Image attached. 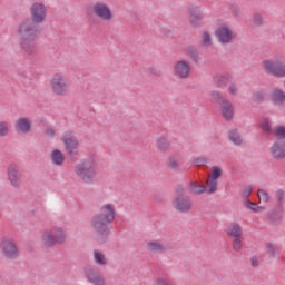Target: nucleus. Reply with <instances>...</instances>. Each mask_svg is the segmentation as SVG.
Instances as JSON below:
<instances>
[{
    "label": "nucleus",
    "instance_id": "cd10ccee",
    "mask_svg": "<svg viewBox=\"0 0 285 285\" xmlns=\"http://www.w3.org/2000/svg\"><path fill=\"white\" fill-rule=\"evenodd\" d=\"M147 248L148 250H150L151 253H166V247L161 244H159L157 240H151L149 243H147Z\"/></svg>",
    "mask_w": 285,
    "mask_h": 285
},
{
    "label": "nucleus",
    "instance_id": "7ed1b4c3",
    "mask_svg": "<svg viewBox=\"0 0 285 285\" xmlns=\"http://www.w3.org/2000/svg\"><path fill=\"white\" fill-rule=\"evenodd\" d=\"M97 170H99V165L95 157L90 156L81 159L75 166V173L79 179H82L85 184H94L97 178Z\"/></svg>",
    "mask_w": 285,
    "mask_h": 285
},
{
    "label": "nucleus",
    "instance_id": "20e7f679",
    "mask_svg": "<svg viewBox=\"0 0 285 285\" xmlns=\"http://www.w3.org/2000/svg\"><path fill=\"white\" fill-rule=\"evenodd\" d=\"M49 83L51 91L57 97H68V95H70V90H72V85L68 77L61 73L53 75Z\"/></svg>",
    "mask_w": 285,
    "mask_h": 285
},
{
    "label": "nucleus",
    "instance_id": "1a4fd4ad",
    "mask_svg": "<svg viewBox=\"0 0 285 285\" xmlns=\"http://www.w3.org/2000/svg\"><path fill=\"white\" fill-rule=\"evenodd\" d=\"M0 250L6 257V259H9L10 262H14V259H19V247L17 246V243L10 238H4L0 243Z\"/></svg>",
    "mask_w": 285,
    "mask_h": 285
},
{
    "label": "nucleus",
    "instance_id": "473e14b6",
    "mask_svg": "<svg viewBox=\"0 0 285 285\" xmlns=\"http://www.w3.org/2000/svg\"><path fill=\"white\" fill-rule=\"evenodd\" d=\"M200 46H203V48H210V46H213V39L208 31L203 32Z\"/></svg>",
    "mask_w": 285,
    "mask_h": 285
},
{
    "label": "nucleus",
    "instance_id": "f3484780",
    "mask_svg": "<svg viewBox=\"0 0 285 285\" xmlns=\"http://www.w3.org/2000/svg\"><path fill=\"white\" fill-rule=\"evenodd\" d=\"M271 153L273 159L279 160L285 159V141L284 140H277L275 141L271 147Z\"/></svg>",
    "mask_w": 285,
    "mask_h": 285
},
{
    "label": "nucleus",
    "instance_id": "a878e982",
    "mask_svg": "<svg viewBox=\"0 0 285 285\" xmlns=\"http://www.w3.org/2000/svg\"><path fill=\"white\" fill-rule=\"evenodd\" d=\"M213 81L216 86V88H226L228 83H230V75H216L213 77Z\"/></svg>",
    "mask_w": 285,
    "mask_h": 285
},
{
    "label": "nucleus",
    "instance_id": "e433bc0d",
    "mask_svg": "<svg viewBox=\"0 0 285 285\" xmlns=\"http://www.w3.org/2000/svg\"><path fill=\"white\" fill-rule=\"evenodd\" d=\"M252 23H253L254 28H259V27L264 26V18H262V14H259V13H254V16L252 18Z\"/></svg>",
    "mask_w": 285,
    "mask_h": 285
},
{
    "label": "nucleus",
    "instance_id": "a18cd8bd",
    "mask_svg": "<svg viewBox=\"0 0 285 285\" xmlns=\"http://www.w3.org/2000/svg\"><path fill=\"white\" fill-rule=\"evenodd\" d=\"M267 255H268V257H271V258L277 257V254H276V252H275V246H273L272 243H269V244L267 245Z\"/></svg>",
    "mask_w": 285,
    "mask_h": 285
},
{
    "label": "nucleus",
    "instance_id": "0eeeda50",
    "mask_svg": "<svg viewBox=\"0 0 285 285\" xmlns=\"http://www.w3.org/2000/svg\"><path fill=\"white\" fill-rule=\"evenodd\" d=\"M173 206L178 213H188L193 208L190 196L184 193L183 186L176 187V196L173 200Z\"/></svg>",
    "mask_w": 285,
    "mask_h": 285
},
{
    "label": "nucleus",
    "instance_id": "7c9ffc66",
    "mask_svg": "<svg viewBox=\"0 0 285 285\" xmlns=\"http://www.w3.org/2000/svg\"><path fill=\"white\" fill-rule=\"evenodd\" d=\"M210 95H212V99L215 100L217 106H223L224 104H226L228 101V99L224 98V95H222V92H219V90H213L210 92Z\"/></svg>",
    "mask_w": 285,
    "mask_h": 285
},
{
    "label": "nucleus",
    "instance_id": "f257e3e1",
    "mask_svg": "<svg viewBox=\"0 0 285 285\" xmlns=\"http://www.w3.org/2000/svg\"><path fill=\"white\" fill-rule=\"evenodd\" d=\"M30 18L18 24L19 46L28 57H35L39 53L37 40L41 37V23H45L48 17V7L43 2H35L30 7Z\"/></svg>",
    "mask_w": 285,
    "mask_h": 285
},
{
    "label": "nucleus",
    "instance_id": "4468645a",
    "mask_svg": "<svg viewBox=\"0 0 285 285\" xmlns=\"http://www.w3.org/2000/svg\"><path fill=\"white\" fill-rule=\"evenodd\" d=\"M219 43L223 46H226V43H230L233 39H235V33H233V30L228 29V27L223 26L218 27L215 32Z\"/></svg>",
    "mask_w": 285,
    "mask_h": 285
},
{
    "label": "nucleus",
    "instance_id": "412c9836",
    "mask_svg": "<svg viewBox=\"0 0 285 285\" xmlns=\"http://www.w3.org/2000/svg\"><path fill=\"white\" fill-rule=\"evenodd\" d=\"M268 97V90L266 88H259L252 91V101L254 104H264Z\"/></svg>",
    "mask_w": 285,
    "mask_h": 285
},
{
    "label": "nucleus",
    "instance_id": "79ce46f5",
    "mask_svg": "<svg viewBox=\"0 0 285 285\" xmlns=\"http://www.w3.org/2000/svg\"><path fill=\"white\" fill-rule=\"evenodd\" d=\"M8 122L1 121L0 122V137H6L9 132Z\"/></svg>",
    "mask_w": 285,
    "mask_h": 285
},
{
    "label": "nucleus",
    "instance_id": "c85d7f7f",
    "mask_svg": "<svg viewBox=\"0 0 285 285\" xmlns=\"http://www.w3.org/2000/svg\"><path fill=\"white\" fill-rule=\"evenodd\" d=\"M227 235L229 237H242V227L237 223H233L232 226L227 228Z\"/></svg>",
    "mask_w": 285,
    "mask_h": 285
},
{
    "label": "nucleus",
    "instance_id": "de8ad7c7",
    "mask_svg": "<svg viewBox=\"0 0 285 285\" xmlns=\"http://www.w3.org/2000/svg\"><path fill=\"white\" fill-rule=\"evenodd\" d=\"M205 164H208V158L206 157H197L194 160V166H205Z\"/></svg>",
    "mask_w": 285,
    "mask_h": 285
},
{
    "label": "nucleus",
    "instance_id": "c9c22d12",
    "mask_svg": "<svg viewBox=\"0 0 285 285\" xmlns=\"http://www.w3.org/2000/svg\"><path fill=\"white\" fill-rule=\"evenodd\" d=\"M274 135L278 141H284L285 139V126H278L274 130Z\"/></svg>",
    "mask_w": 285,
    "mask_h": 285
},
{
    "label": "nucleus",
    "instance_id": "9d476101",
    "mask_svg": "<svg viewBox=\"0 0 285 285\" xmlns=\"http://www.w3.org/2000/svg\"><path fill=\"white\" fill-rule=\"evenodd\" d=\"M7 177H8V180L10 181V185L13 188H21V184H23V181L21 180V171H20L19 164L11 163L7 167Z\"/></svg>",
    "mask_w": 285,
    "mask_h": 285
},
{
    "label": "nucleus",
    "instance_id": "2f4dec72",
    "mask_svg": "<svg viewBox=\"0 0 285 285\" xmlns=\"http://www.w3.org/2000/svg\"><path fill=\"white\" fill-rule=\"evenodd\" d=\"M157 146L160 153H167V150L170 148V141L164 137H160L157 139Z\"/></svg>",
    "mask_w": 285,
    "mask_h": 285
},
{
    "label": "nucleus",
    "instance_id": "f8f14e48",
    "mask_svg": "<svg viewBox=\"0 0 285 285\" xmlns=\"http://www.w3.org/2000/svg\"><path fill=\"white\" fill-rule=\"evenodd\" d=\"M92 13L98 19H101L102 21H111L112 20V11L110 10V7L104 2H96L92 8Z\"/></svg>",
    "mask_w": 285,
    "mask_h": 285
},
{
    "label": "nucleus",
    "instance_id": "f03ea898",
    "mask_svg": "<svg viewBox=\"0 0 285 285\" xmlns=\"http://www.w3.org/2000/svg\"><path fill=\"white\" fill-rule=\"evenodd\" d=\"M116 215L115 206L106 204L100 207L99 214L92 216L90 225L98 244H108L110 232L112 230V222H115Z\"/></svg>",
    "mask_w": 285,
    "mask_h": 285
},
{
    "label": "nucleus",
    "instance_id": "ddd939ff",
    "mask_svg": "<svg viewBox=\"0 0 285 285\" xmlns=\"http://www.w3.org/2000/svg\"><path fill=\"white\" fill-rule=\"evenodd\" d=\"M190 65L186 60H179L174 66V75L178 79H188L190 77Z\"/></svg>",
    "mask_w": 285,
    "mask_h": 285
},
{
    "label": "nucleus",
    "instance_id": "49530a36",
    "mask_svg": "<svg viewBox=\"0 0 285 285\" xmlns=\"http://www.w3.org/2000/svg\"><path fill=\"white\" fill-rule=\"evenodd\" d=\"M46 137H49V139H53V137L57 135V131L52 127H47L45 129Z\"/></svg>",
    "mask_w": 285,
    "mask_h": 285
},
{
    "label": "nucleus",
    "instance_id": "3c124183",
    "mask_svg": "<svg viewBox=\"0 0 285 285\" xmlns=\"http://www.w3.org/2000/svg\"><path fill=\"white\" fill-rule=\"evenodd\" d=\"M155 284L156 285H170V283H168V281H166L164 278H157Z\"/></svg>",
    "mask_w": 285,
    "mask_h": 285
},
{
    "label": "nucleus",
    "instance_id": "2eb2a0df",
    "mask_svg": "<svg viewBox=\"0 0 285 285\" xmlns=\"http://www.w3.org/2000/svg\"><path fill=\"white\" fill-rule=\"evenodd\" d=\"M222 177V167L213 166L212 167V177L207 180V194L213 195V193H217V179Z\"/></svg>",
    "mask_w": 285,
    "mask_h": 285
},
{
    "label": "nucleus",
    "instance_id": "6ab92c4d",
    "mask_svg": "<svg viewBox=\"0 0 285 285\" xmlns=\"http://www.w3.org/2000/svg\"><path fill=\"white\" fill-rule=\"evenodd\" d=\"M204 19V13L199 11V8L189 9V23L193 28H199L202 26V20Z\"/></svg>",
    "mask_w": 285,
    "mask_h": 285
},
{
    "label": "nucleus",
    "instance_id": "c756f323",
    "mask_svg": "<svg viewBox=\"0 0 285 285\" xmlns=\"http://www.w3.org/2000/svg\"><path fill=\"white\" fill-rule=\"evenodd\" d=\"M94 259L98 266H106L108 264V258L99 249L94 250Z\"/></svg>",
    "mask_w": 285,
    "mask_h": 285
},
{
    "label": "nucleus",
    "instance_id": "dca6fc26",
    "mask_svg": "<svg viewBox=\"0 0 285 285\" xmlns=\"http://www.w3.org/2000/svg\"><path fill=\"white\" fill-rule=\"evenodd\" d=\"M14 130L19 135H28V132L32 130V122H30V119L26 117L18 118L14 124Z\"/></svg>",
    "mask_w": 285,
    "mask_h": 285
},
{
    "label": "nucleus",
    "instance_id": "ea45409f",
    "mask_svg": "<svg viewBox=\"0 0 285 285\" xmlns=\"http://www.w3.org/2000/svg\"><path fill=\"white\" fill-rule=\"evenodd\" d=\"M258 197L259 199L265 202V204H268L271 199V196L268 195V191H266V189H258Z\"/></svg>",
    "mask_w": 285,
    "mask_h": 285
},
{
    "label": "nucleus",
    "instance_id": "4c0bfd02",
    "mask_svg": "<svg viewBox=\"0 0 285 285\" xmlns=\"http://www.w3.org/2000/svg\"><path fill=\"white\" fill-rule=\"evenodd\" d=\"M284 197H285V191H284V189H277L276 191H275V198H276V200H277V207H283L282 206V202H284Z\"/></svg>",
    "mask_w": 285,
    "mask_h": 285
},
{
    "label": "nucleus",
    "instance_id": "bb28decb",
    "mask_svg": "<svg viewBox=\"0 0 285 285\" xmlns=\"http://www.w3.org/2000/svg\"><path fill=\"white\" fill-rule=\"evenodd\" d=\"M227 137L234 146H242V144H244V140H242V136L237 129L229 130Z\"/></svg>",
    "mask_w": 285,
    "mask_h": 285
},
{
    "label": "nucleus",
    "instance_id": "37998d69",
    "mask_svg": "<svg viewBox=\"0 0 285 285\" xmlns=\"http://www.w3.org/2000/svg\"><path fill=\"white\" fill-rule=\"evenodd\" d=\"M250 195H253V186L248 185L244 188V191L242 194V197L245 199H248L250 197Z\"/></svg>",
    "mask_w": 285,
    "mask_h": 285
},
{
    "label": "nucleus",
    "instance_id": "5701e85b",
    "mask_svg": "<svg viewBox=\"0 0 285 285\" xmlns=\"http://www.w3.org/2000/svg\"><path fill=\"white\" fill-rule=\"evenodd\" d=\"M181 166V156L176 154L168 157L167 168L173 170L174 173H178Z\"/></svg>",
    "mask_w": 285,
    "mask_h": 285
},
{
    "label": "nucleus",
    "instance_id": "09e8293b",
    "mask_svg": "<svg viewBox=\"0 0 285 285\" xmlns=\"http://www.w3.org/2000/svg\"><path fill=\"white\" fill-rule=\"evenodd\" d=\"M228 92L234 96L237 95V85L235 82H230L228 87Z\"/></svg>",
    "mask_w": 285,
    "mask_h": 285
},
{
    "label": "nucleus",
    "instance_id": "f704fd0d",
    "mask_svg": "<svg viewBox=\"0 0 285 285\" xmlns=\"http://www.w3.org/2000/svg\"><path fill=\"white\" fill-rule=\"evenodd\" d=\"M245 206L253 210L254 213H262V210H266L265 207L258 206L257 204L250 202V199L245 200Z\"/></svg>",
    "mask_w": 285,
    "mask_h": 285
},
{
    "label": "nucleus",
    "instance_id": "6e6552de",
    "mask_svg": "<svg viewBox=\"0 0 285 285\" xmlns=\"http://www.w3.org/2000/svg\"><path fill=\"white\" fill-rule=\"evenodd\" d=\"M66 242V234L63 229L56 228L51 232H45L42 234V245L45 248H52L56 244H63Z\"/></svg>",
    "mask_w": 285,
    "mask_h": 285
},
{
    "label": "nucleus",
    "instance_id": "aec40b11",
    "mask_svg": "<svg viewBox=\"0 0 285 285\" xmlns=\"http://www.w3.org/2000/svg\"><path fill=\"white\" fill-rule=\"evenodd\" d=\"M185 55L190 61H193V63H199V61H202L199 49L194 45H189L185 48Z\"/></svg>",
    "mask_w": 285,
    "mask_h": 285
},
{
    "label": "nucleus",
    "instance_id": "b1692460",
    "mask_svg": "<svg viewBox=\"0 0 285 285\" xmlns=\"http://www.w3.org/2000/svg\"><path fill=\"white\" fill-rule=\"evenodd\" d=\"M50 160L53 166H63V161H66V155H63V151L55 149L50 154Z\"/></svg>",
    "mask_w": 285,
    "mask_h": 285
},
{
    "label": "nucleus",
    "instance_id": "8fccbe9b",
    "mask_svg": "<svg viewBox=\"0 0 285 285\" xmlns=\"http://www.w3.org/2000/svg\"><path fill=\"white\" fill-rule=\"evenodd\" d=\"M250 262L253 268H257V266H259V261L257 259V256H252Z\"/></svg>",
    "mask_w": 285,
    "mask_h": 285
},
{
    "label": "nucleus",
    "instance_id": "393cba45",
    "mask_svg": "<svg viewBox=\"0 0 285 285\" xmlns=\"http://www.w3.org/2000/svg\"><path fill=\"white\" fill-rule=\"evenodd\" d=\"M220 110H222V115L224 117V119H226V121H230L235 115V111L233 109V104H230L229 100H227V102H224L223 105H220Z\"/></svg>",
    "mask_w": 285,
    "mask_h": 285
},
{
    "label": "nucleus",
    "instance_id": "423d86ee",
    "mask_svg": "<svg viewBox=\"0 0 285 285\" xmlns=\"http://www.w3.org/2000/svg\"><path fill=\"white\" fill-rule=\"evenodd\" d=\"M262 68L265 75H272L278 79L285 77V63L279 59H265L262 61Z\"/></svg>",
    "mask_w": 285,
    "mask_h": 285
},
{
    "label": "nucleus",
    "instance_id": "4be33fe9",
    "mask_svg": "<svg viewBox=\"0 0 285 285\" xmlns=\"http://www.w3.org/2000/svg\"><path fill=\"white\" fill-rule=\"evenodd\" d=\"M272 104L274 106H284L285 104V92L279 88H274L272 90Z\"/></svg>",
    "mask_w": 285,
    "mask_h": 285
},
{
    "label": "nucleus",
    "instance_id": "a19ab883",
    "mask_svg": "<svg viewBox=\"0 0 285 285\" xmlns=\"http://www.w3.org/2000/svg\"><path fill=\"white\" fill-rule=\"evenodd\" d=\"M233 250L239 253L242 250V237H236L233 240Z\"/></svg>",
    "mask_w": 285,
    "mask_h": 285
},
{
    "label": "nucleus",
    "instance_id": "9b49d317",
    "mask_svg": "<svg viewBox=\"0 0 285 285\" xmlns=\"http://www.w3.org/2000/svg\"><path fill=\"white\" fill-rule=\"evenodd\" d=\"M85 276L89 284L92 285H106V278L97 267L86 266L85 267Z\"/></svg>",
    "mask_w": 285,
    "mask_h": 285
},
{
    "label": "nucleus",
    "instance_id": "72a5a7b5",
    "mask_svg": "<svg viewBox=\"0 0 285 285\" xmlns=\"http://www.w3.org/2000/svg\"><path fill=\"white\" fill-rule=\"evenodd\" d=\"M190 190L194 193V195H202V193H206L207 187L204 185H197V183L190 184Z\"/></svg>",
    "mask_w": 285,
    "mask_h": 285
},
{
    "label": "nucleus",
    "instance_id": "a211bd4d",
    "mask_svg": "<svg viewBox=\"0 0 285 285\" xmlns=\"http://www.w3.org/2000/svg\"><path fill=\"white\" fill-rule=\"evenodd\" d=\"M267 219L269 223L273 224V226H279L282 224V220L284 219V207H277L272 209L267 214Z\"/></svg>",
    "mask_w": 285,
    "mask_h": 285
},
{
    "label": "nucleus",
    "instance_id": "58836bf2",
    "mask_svg": "<svg viewBox=\"0 0 285 285\" xmlns=\"http://www.w3.org/2000/svg\"><path fill=\"white\" fill-rule=\"evenodd\" d=\"M261 128H262L263 132H265L266 135H271V132L273 131V129L271 128V122H268V119H265L261 124Z\"/></svg>",
    "mask_w": 285,
    "mask_h": 285
},
{
    "label": "nucleus",
    "instance_id": "c03bdc74",
    "mask_svg": "<svg viewBox=\"0 0 285 285\" xmlns=\"http://www.w3.org/2000/svg\"><path fill=\"white\" fill-rule=\"evenodd\" d=\"M148 75H150L151 77H161V70L155 68V67H149L147 69Z\"/></svg>",
    "mask_w": 285,
    "mask_h": 285
},
{
    "label": "nucleus",
    "instance_id": "39448f33",
    "mask_svg": "<svg viewBox=\"0 0 285 285\" xmlns=\"http://www.w3.org/2000/svg\"><path fill=\"white\" fill-rule=\"evenodd\" d=\"M60 139L67 150L70 161H75L77 157H79V139L75 136V131H65Z\"/></svg>",
    "mask_w": 285,
    "mask_h": 285
}]
</instances>
